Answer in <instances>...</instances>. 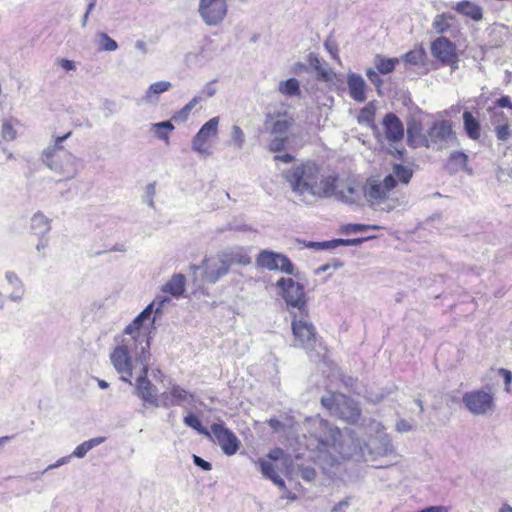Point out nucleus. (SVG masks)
Masks as SVG:
<instances>
[{
  "instance_id": "ea45409f",
  "label": "nucleus",
  "mask_w": 512,
  "mask_h": 512,
  "mask_svg": "<svg viewBox=\"0 0 512 512\" xmlns=\"http://www.w3.org/2000/svg\"><path fill=\"white\" fill-rule=\"evenodd\" d=\"M496 138L499 141H507L511 136V129L509 122L493 124Z\"/></svg>"
},
{
  "instance_id": "b1692460",
  "label": "nucleus",
  "mask_w": 512,
  "mask_h": 512,
  "mask_svg": "<svg viewBox=\"0 0 512 512\" xmlns=\"http://www.w3.org/2000/svg\"><path fill=\"white\" fill-rule=\"evenodd\" d=\"M468 156L461 151H454L450 154L446 162V169L450 173H456L460 170H467Z\"/></svg>"
},
{
  "instance_id": "4d7b16f0",
  "label": "nucleus",
  "mask_w": 512,
  "mask_h": 512,
  "mask_svg": "<svg viewBox=\"0 0 512 512\" xmlns=\"http://www.w3.org/2000/svg\"><path fill=\"white\" fill-rule=\"evenodd\" d=\"M366 75L369 78V80L372 82H376V80H379L377 72L374 71L373 69L367 70Z\"/></svg>"
},
{
  "instance_id": "f704fd0d",
  "label": "nucleus",
  "mask_w": 512,
  "mask_h": 512,
  "mask_svg": "<svg viewBox=\"0 0 512 512\" xmlns=\"http://www.w3.org/2000/svg\"><path fill=\"white\" fill-rule=\"evenodd\" d=\"M184 423L196 430L198 433L204 435L207 438H211V433L207 428H205L199 418L193 414H188L184 417Z\"/></svg>"
},
{
  "instance_id": "5701e85b",
  "label": "nucleus",
  "mask_w": 512,
  "mask_h": 512,
  "mask_svg": "<svg viewBox=\"0 0 512 512\" xmlns=\"http://www.w3.org/2000/svg\"><path fill=\"white\" fill-rule=\"evenodd\" d=\"M255 463L259 467L264 477L270 479L280 489H286L285 481L277 474L273 464L266 461L265 459H258L257 461H255Z\"/></svg>"
},
{
  "instance_id": "c85d7f7f",
  "label": "nucleus",
  "mask_w": 512,
  "mask_h": 512,
  "mask_svg": "<svg viewBox=\"0 0 512 512\" xmlns=\"http://www.w3.org/2000/svg\"><path fill=\"white\" fill-rule=\"evenodd\" d=\"M376 108L372 103L364 106L358 115V122L369 126H373L375 122Z\"/></svg>"
},
{
  "instance_id": "a878e982",
  "label": "nucleus",
  "mask_w": 512,
  "mask_h": 512,
  "mask_svg": "<svg viewBox=\"0 0 512 512\" xmlns=\"http://www.w3.org/2000/svg\"><path fill=\"white\" fill-rule=\"evenodd\" d=\"M398 63V58H387L382 55H376L374 59V64L375 68L377 69V72L384 75L392 73Z\"/></svg>"
},
{
  "instance_id": "20e7f679",
  "label": "nucleus",
  "mask_w": 512,
  "mask_h": 512,
  "mask_svg": "<svg viewBox=\"0 0 512 512\" xmlns=\"http://www.w3.org/2000/svg\"><path fill=\"white\" fill-rule=\"evenodd\" d=\"M295 125L294 116L282 106L265 114L264 128L271 135L268 150L283 151L290 142L289 131Z\"/></svg>"
},
{
  "instance_id": "c9c22d12",
  "label": "nucleus",
  "mask_w": 512,
  "mask_h": 512,
  "mask_svg": "<svg viewBox=\"0 0 512 512\" xmlns=\"http://www.w3.org/2000/svg\"><path fill=\"white\" fill-rule=\"evenodd\" d=\"M453 20V16L450 14L437 15L433 21V28L437 33H444L450 28V22Z\"/></svg>"
},
{
  "instance_id": "9d476101",
  "label": "nucleus",
  "mask_w": 512,
  "mask_h": 512,
  "mask_svg": "<svg viewBox=\"0 0 512 512\" xmlns=\"http://www.w3.org/2000/svg\"><path fill=\"white\" fill-rule=\"evenodd\" d=\"M219 117L208 120L196 133L192 140L193 151L204 155H211V141L218 135Z\"/></svg>"
},
{
  "instance_id": "423d86ee",
  "label": "nucleus",
  "mask_w": 512,
  "mask_h": 512,
  "mask_svg": "<svg viewBox=\"0 0 512 512\" xmlns=\"http://www.w3.org/2000/svg\"><path fill=\"white\" fill-rule=\"evenodd\" d=\"M72 132L55 139L53 147L44 152L43 160L52 169L58 172L62 179L73 178L77 172L76 160L71 153L62 147V142L71 136Z\"/></svg>"
},
{
  "instance_id": "412c9836",
  "label": "nucleus",
  "mask_w": 512,
  "mask_h": 512,
  "mask_svg": "<svg viewBox=\"0 0 512 512\" xmlns=\"http://www.w3.org/2000/svg\"><path fill=\"white\" fill-rule=\"evenodd\" d=\"M339 396L342 399L343 405L347 409V412L339 410V417L351 423L357 422L361 416V409L358 404L343 394H340Z\"/></svg>"
},
{
  "instance_id": "4468645a",
  "label": "nucleus",
  "mask_w": 512,
  "mask_h": 512,
  "mask_svg": "<svg viewBox=\"0 0 512 512\" xmlns=\"http://www.w3.org/2000/svg\"><path fill=\"white\" fill-rule=\"evenodd\" d=\"M455 139L453 124L450 120L435 121L426 133L427 146L425 148H441L444 143Z\"/></svg>"
},
{
  "instance_id": "6ab92c4d",
  "label": "nucleus",
  "mask_w": 512,
  "mask_h": 512,
  "mask_svg": "<svg viewBox=\"0 0 512 512\" xmlns=\"http://www.w3.org/2000/svg\"><path fill=\"white\" fill-rule=\"evenodd\" d=\"M347 83L350 97L357 102H364L366 100V83L364 79L358 74H351L348 76Z\"/></svg>"
},
{
  "instance_id": "49530a36",
  "label": "nucleus",
  "mask_w": 512,
  "mask_h": 512,
  "mask_svg": "<svg viewBox=\"0 0 512 512\" xmlns=\"http://www.w3.org/2000/svg\"><path fill=\"white\" fill-rule=\"evenodd\" d=\"M301 476L303 479H305L307 481H312L316 477V471L314 468L306 467V468L301 469Z\"/></svg>"
},
{
  "instance_id": "4be33fe9",
  "label": "nucleus",
  "mask_w": 512,
  "mask_h": 512,
  "mask_svg": "<svg viewBox=\"0 0 512 512\" xmlns=\"http://www.w3.org/2000/svg\"><path fill=\"white\" fill-rule=\"evenodd\" d=\"M186 278L183 274H174L163 286L162 291L173 297H180L185 291Z\"/></svg>"
},
{
  "instance_id": "680f3d73",
  "label": "nucleus",
  "mask_w": 512,
  "mask_h": 512,
  "mask_svg": "<svg viewBox=\"0 0 512 512\" xmlns=\"http://www.w3.org/2000/svg\"><path fill=\"white\" fill-rule=\"evenodd\" d=\"M99 386L101 388H106V387H108V384L105 381L101 380V381H99Z\"/></svg>"
},
{
  "instance_id": "0e129e2a",
  "label": "nucleus",
  "mask_w": 512,
  "mask_h": 512,
  "mask_svg": "<svg viewBox=\"0 0 512 512\" xmlns=\"http://www.w3.org/2000/svg\"><path fill=\"white\" fill-rule=\"evenodd\" d=\"M7 439H8V437H1V438H0V444H1V443H3V442H4L5 440H7Z\"/></svg>"
},
{
  "instance_id": "de8ad7c7",
  "label": "nucleus",
  "mask_w": 512,
  "mask_h": 512,
  "mask_svg": "<svg viewBox=\"0 0 512 512\" xmlns=\"http://www.w3.org/2000/svg\"><path fill=\"white\" fill-rule=\"evenodd\" d=\"M284 454L285 453H284L283 449L277 447V448L272 449L268 453L267 458L270 460H273V461H277V460H280L281 458H283Z\"/></svg>"
},
{
  "instance_id": "2f4dec72",
  "label": "nucleus",
  "mask_w": 512,
  "mask_h": 512,
  "mask_svg": "<svg viewBox=\"0 0 512 512\" xmlns=\"http://www.w3.org/2000/svg\"><path fill=\"white\" fill-rule=\"evenodd\" d=\"M380 226L378 225H369V224H360V223H348L341 227L340 231L342 234L349 235L352 233L364 232L367 230H378Z\"/></svg>"
},
{
  "instance_id": "a19ab883",
  "label": "nucleus",
  "mask_w": 512,
  "mask_h": 512,
  "mask_svg": "<svg viewBox=\"0 0 512 512\" xmlns=\"http://www.w3.org/2000/svg\"><path fill=\"white\" fill-rule=\"evenodd\" d=\"M244 142H245L244 132L242 131V129L239 126L234 125L232 127V131H231V143L234 145V147L241 149L244 145Z\"/></svg>"
},
{
  "instance_id": "052dcab7",
  "label": "nucleus",
  "mask_w": 512,
  "mask_h": 512,
  "mask_svg": "<svg viewBox=\"0 0 512 512\" xmlns=\"http://www.w3.org/2000/svg\"><path fill=\"white\" fill-rule=\"evenodd\" d=\"M321 76L324 80H328L329 79V74L327 71H322L321 72Z\"/></svg>"
},
{
  "instance_id": "bf43d9fd",
  "label": "nucleus",
  "mask_w": 512,
  "mask_h": 512,
  "mask_svg": "<svg viewBox=\"0 0 512 512\" xmlns=\"http://www.w3.org/2000/svg\"><path fill=\"white\" fill-rule=\"evenodd\" d=\"M94 5H95L94 1L89 4L88 9H87V11L85 13V16H84V23L86 22L88 14L92 11Z\"/></svg>"
},
{
  "instance_id": "e433bc0d",
  "label": "nucleus",
  "mask_w": 512,
  "mask_h": 512,
  "mask_svg": "<svg viewBox=\"0 0 512 512\" xmlns=\"http://www.w3.org/2000/svg\"><path fill=\"white\" fill-rule=\"evenodd\" d=\"M425 56H426V54L423 49L411 50V51H408L403 56V61L410 65H419V64L423 63Z\"/></svg>"
},
{
  "instance_id": "2eb2a0df",
  "label": "nucleus",
  "mask_w": 512,
  "mask_h": 512,
  "mask_svg": "<svg viewBox=\"0 0 512 512\" xmlns=\"http://www.w3.org/2000/svg\"><path fill=\"white\" fill-rule=\"evenodd\" d=\"M432 55L443 65L456 66L458 55L456 45L447 37L440 36L431 44Z\"/></svg>"
},
{
  "instance_id": "338daca9",
  "label": "nucleus",
  "mask_w": 512,
  "mask_h": 512,
  "mask_svg": "<svg viewBox=\"0 0 512 512\" xmlns=\"http://www.w3.org/2000/svg\"><path fill=\"white\" fill-rule=\"evenodd\" d=\"M326 269H327V266H322V267L320 268V270H323V271H325Z\"/></svg>"
},
{
  "instance_id": "37998d69",
  "label": "nucleus",
  "mask_w": 512,
  "mask_h": 512,
  "mask_svg": "<svg viewBox=\"0 0 512 512\" xmlns=\"http://www.w3.org/2000/svg\"><path fill=\"white\" fill-rule=\"evenodd\" d=\"M498 373L500 375H502L504 378L506 392H508V393L511 392L512 373L505 368H500L498 370Z\"/></svg>"
},
{
  "instance_id": "aec40b11",
  "label": "nucleus",
  "mask_w": 512,
  "mask_h": 512,
  "mask_svg": "<svg viewBox=\"0 0 512 512\" xmlns=\"http://www.w3.org/2000/svg\"><path fill=\"white\" fill-rule=\"evenodd\" d=\"M453 9L458 12L459 14L468 17L472 19L473 21H481L483 18V10L482 8L469 1V0H463L458 2Z\"/></svg>"
},
{
  "instance_id": "f8f14e48",
  "label": "nucleus",
  "mask_w": 512,
  "mask_h": 512,
  "mask_svg": "<svg viewBox=\"0 0 512 512\" xmlns=\"http://www.w3.org/2000/svg\"><path fill=\"white\" fill-rule=\"evenodd\" d=\"M258 267L268 270H280L286 274H294V265L290 259L281 253L262 250L256 257Z\"/></svg>"
},
{
  "instance_id": "473e14b6",
  "label": "nucleus",
  "mask_w": 512,
  "mask_h": 512,
  "mask_svg": "<svg viewBox=\"0 0 512 512\" xmlns=\"http://www.w3.org/2000/svg\"><path fill=\"white\" fill-rule=\"evenodd\" d=\"M279 91L287 96H294L300 94V86L299 82L295 78H290L286 81H283L279 85Z\"/></svg>"
},
{
  "instance_id": "58836bf2",
  "label": "nucleus",
  "mask_w": 512,
  "mask_h": 512,
  "mask_svg": "<svg viewBox=\"0 0 512 512\" xmlns=\"http://www.w3.org/2000/svg\"><path fill=\"white\" fill-rule=\"evenodd\" d=\"M171 88V83L167 81H159L151 84L146 92V97L161 94Z\"/></svg>"
},
{
  "instance_id": "c03bdc74",
  "label": "nucleus",
  "mask_w": 512,
  "mask_h": 512,
  "mask_svg": "<svg viewBox=\"0 0 512 512\" xmlns=\"http://www.w3.org/2000/svg\"><path fill=\"white\" fill-rule=\"evenodd\" d=\"M101 38L104 41L103 49L106 51H114L117 49L118 45L115 40L110 38L107 34H101Z\"/></svg>"
},
{
  "instance_id": "f03ea898",
  "label": "nucleus",
  "mask_w": 512,
  "mask_h": 512,
  "mask_svg": "<svg viewBox=\"0 0 512 512\" xmlns=\"http://www.w3.org/2000/svg\"><path fill=\"white\" fill-rule=\"evenodd\" d=\"M284 178L292 191L302 200L308 196L313 198L332 196L338 181L337 176L327 174L324 167L313 160L294 165L284 172Z\"/></svg>"
},
{
  "instance_id": "e2e57ef3",
  "label": "nucleus",
  "mask_w": 512,
  "mask_h": 512,
  "mask_svg": "<svg viewBox=\"0 0 512 512\" xmlns=\"http://www.w3.org/2000/svg\"><path fill=\"white\" fill-rule=\"evenodd\" d=\"M45 246H46V244H45V243H39V244L37 245V249H38V250H40L41 248H44Z\"/></svg>"
},
{
  "instance_id": "ddd939ff",
  "label": "nucleus",
  "mask_w": 512,
  "mask_h": 512,
  "mask_svg": "<svg viewBox=\"0 0 512 512\" xmlns=\"http://www.w3.org/2000/svg\"><path fill=\"white\" fill-rule=\"evenodd\" d=\"M466 408L475 415L486 414L494 409V398L491 393L474 390L463 395Z\"/></svg>"
},
{
  "instance_id": "5fc2aeb1",
  "label": "nucleus",
  "mask_w": 512,
  "mask_h": 512,
  "mask_svg": "<svg viewBox=\"0 0 512 512\" xmlns=\"http://www.w3.org/2000/svg\"><path fill=\"white\" fill-rule=\"evenodd\" d=\"M6 279L8 280V282L12 285H15V286H20L21 285V281L20 279L18 278V276L13 273V272H8L6 274Z\"/></svg>"
},
{
  "instance_id": "cd10ccee",
  "label": "nucleus",
  "mask_w": 512,
  "mask_h": 512,
  "mask_svg": "<svg viewBox=\"0 0 512 512\" xmlns=\"http://www.w3.org/2000/svg\"><path fill=\"white\" fill-rule=\"evenodd\" d=\"M157 138L169 143V134L174 130V125L170 121L155 123L152 126Z\"/></svg>"
},
{
  "instance_id": "79ce46f5",
  "label": "nucleus",
  "mask_w": 512,
  "mask_h": 512,
  "mask_svg": "<svg viewBox=\"0 0 512 512\" xmlns=\"http://www.w3.org/2000/svg\"><path fill=\"white\" fill-rule=\"evenodd\" d=\"M337 395L332 394L329 397H322L321 398V404L323 407H325L329 411H337L339 410L338 407H335Z\"/></svg>"
},
{
  "instance_id": "f3484780",
  "label": "nucleus",
  "mask_w": 512,
  "mask_h": 512,
  "mask_svg": "<svg viewBox=\"0 0 512 512\" xmlns=\"http://www.w3.org/2000/svg\"><path fill=\"white\" fill-rule=\"evenodd\" d=\"M192 394L179 385H172L168 391L160 395V407L181 405L183 402L192 399Z\"/></svg>"
},
{
  "instance_id": "9b49d317",
  "label": "nucleus",
  "mask_w": 512,
  "mask_h": 512,
  "mask_svg": "<svg viewBox=\"0 0 512 512\" xmlns=\"http://www.w3.org/2000/svg\"><path fill=\"white\" fill-rule=\"evenodd\" d=\"M199 14L208 26L220 24L227 15L226 0H199Z\"/></svg>"
},
{
  "instance_id": "6e6552de",
  "label": "nucleus",
  "mask_w": 512,
  "mask_h": 512,
  "mask_svg": "<svg viewBox=\"0 0 512 512\" xmlns=\"http://www.w3.org/2000/svg\"><path fill=\"white\" fill-rule=\"evenodd\" d=\"M291 329L294 337V345L304 349L313 350L317 341L315 326L309 321V314L302 316L291 311Z\"/></svg>"
},
{
  "instance_id": "dca6fc26",
  "label": "nucleus",
  "mask_w": 512,
  "mask_h": 512,
  "mask_svg": "<svg viewBox=\"0 0 512 512\" xmlns=\"http://www.w3.org/2000/svg\"><path fill=\"white\" fill-rule=\"evenodd\" d=\"M382 125L385 137L389 142L396 143L403 139L404 125L396 114H386L383 118Z\"/></svg>"
},
{
  "instance_id": "393cba45",
  "label": "nucleus",
  "mask_w": 512,
  "mask_h": 512,
  "mask_svg": "<svg viewBox=\"0 0 512 512\" xmlns=\"http://www.w3.org/2000/svg\"><path fill=\"white\" fill-rule=\"evenodd\" d=\"M463 120L464 128L469 138L473 140L479 139L481 133L479 121L469 111L463 113Z\"/></svg>"
},
{
  "instance_id": "4c0bfd02",
  "label": "nucleus",
  "mask_w": 512,
  "mask_h": 512,
  "mask_svg": "<svg viewBox=\"0 0 512 512\" xmlns=\"http://www.w3.org/2000/svg\"><path fill=\"white\" fill-rule=\"evenodd\" d=\"M339 192L347 202H355L358 197V189L352 183H343Z\"/></svg>"
},
{
  "instance_id": "a18cd8bd",
  "label": "nucleus",
  "mask_w": 512,
  "mask_h": 512,
  "mask_svg": "<svg viewBox=\"0 0 512 512\" xmlns=\"http://www.w3.org/2000/svg\"><path fill=\"white\" fill-rule=\"evenodd\" d=\"M495 106L500 107V108L512 109L511 98L507 95L502 96L495 101Z\"/></svg>"
},
{
  "instance_id": "c756f323",
  "label": "nucleus",
  "mask_w": 512,
  "mask_h": 512,
  "mask_svg": "<svg viewBox=\"0 0 512 512\" xmlns=\"http://www.w3.org/2000/svg\"><path fill=\"white\" fill-rule=\"evenodd\" d=\"M103 441H104L103 437H97V438H93L88 441H85V442L81 443L80 445H78L74 449L72 455L77 458H82L86 455V453L88 451H90L93 447L101 444Z\"/></svg>"
},
{
  "instance_id": "69168bd1",
  "label": "nucleus",
  "mask_w": 512,
  "mask_h": 512,
  "mask_svg": "<svg viewBox=\"0 0 512 512\" xmlns=\"http://www.w3.org/2000/svg\"><path fill=\"white\" fill-rule=\"evenodd\" d=\"M329 51L333 54L334 57H336V53L333 52V48H330Z\"/></svg>"
},
{
  "instance_id": "bb28decb",
  "label": "nucleus",
  "mask_w": 512,
  "mask_h": 512,
  "mask_svg": "<svg viewBox=\"0 0 512 512\" xmlns=\"http://www.w3.org/2000/svg\"><path fill=\"white\" fill-rule=\"evenodd\" d=\"M203 100L202 96L193 97L183 108L173 113L171 119L175 122H185L192 109Z\"/></svg>"
},
{
  "instance_id": "6e6d98bb",
  "label": "nucleus",
  "mask_w": 512,
  "mask_h": 512,
  "mask_svg": "<svg viewBox=\"0 0 512 512\" xmlns=\"http://www.w3.org/2000/svg\"><path fill=\"white\" fill-rule=\"evenodd\" d=\"M59 63L66 71H70L75 68L74 62L68 59H61Z\"/></svg>"
},
{
  "instance_id": "72a5a7b5",
  "label": "nucleus",
  "mask_w": 512,
  "mask_h": 512,
  "mask_svg": "<svg viewBox=\"0 0 512 512\" xmlns=\"http://www.w3.org/2000/svg\"><path fill=\"white\" fill-rule=\"evenodd\" d=\"M18 122L11 118L3 119L1 126V136L6 141H12L16 138L15 124Z\"/></svg>"
},
{
  "instance_id": "7ed1b4c3",
  "label": "nucleus",
  "mask_w": 512,
  "mask_h": 512,
  "mask_svg": "<svg viewBox=\"0 0 512 512\" xmlns=\"http://www.w3.org/2000/svg\"><path fill=\"white\" fill-rule=\"evenodd\" d=\"M392 169L393 173L387 175L382 182L373 178L366 181L363 187V193L371 206H381L386 204L382 209L387 211L394 209L395 203H387L390 199L391 191L398 185V183L407 185L413 176L412 169L402 164H394Z\"/></svg>"
},
{
  "instance_id": "1a4fd4ad",
  "label": "nucleus",
  "mask_w": 512,
  "mask_h": 512,
  "mask_svg": "<svg viewBox=\"0 0 512 512\" xmlns=\"http://www.w3.org/2000/svg\"><path fill=\"white\" fill-rule=\"evenodd\" d=\"M213 442L217 443L223 453L232 456L237 453L241 446V442L236 434L227 428L224 423H212L209 429Z\"/></svg>"
},
{
  "instance_id": "09e8293b",
  "label": "nucleus",
  "mask_w": 512,
  "mask_h": 512,
  "mask_svg": "<svg viewBox=\"0 0 512 512\" xmlns=\"http://www.w3.org/2000/svg\"><path fill=\"white\" fill-rule=\"evenodd\" d=\"M193 460H194V463L197 466L201 467L203 470H206V471L211 470V467H212L211 463L202 459L201 457L194 455Z\"/></svg>"
},
{
  "instance_id": "39448f33",
  "label": "nucleus",
  "mask_w": 512,
  "mask_h": 512,
  "mask_svg": "<svg viewBox=\"0 0 512 512\" xmlns=\"http://www.w3.org/2000/svg\"><path fill=\"white\" fill-rule=\"evenodd\" d=\"M251 263V257L243 248H237L220 257H211L203 261L206 282L215 283L226 275L232 265L246 266Z\"/></svg>"
},
{
  "instance_id": "8fccbe9b",
  "label": "nucleus",
  "mask_w": 512,
  "mask_h": 512,
  "mask_svg": "<svg viewBox=\"0 0 512 512\" xmlns=\"http://www.w3.org/2000/svg\"><path fill=\"white\" fill-rule=\"evenodd\" d=\"M274 160L275 161H281V162H284V163H291L295 160V157L290 154V153H285V154H282V155H275L274 156Z\"/></svg>"
},
{
  "instance_id": "0eeeda50",
  "label": "nucleus",
  "mask_w": 512,
  "mask_h": 512,
  "mask_svg": "<svg viewBox=\"0 0 512 512\" xmlns=\"http://www.w3.org/2000/svg\"><path fill=\"white\" fill-rule=\"evenodd\" d=\"M276 287L279 289V293L285 300L288 310L291 312V308H295L302 316L308 315L307 299L304 291V286L292 278H280Z\"/></svg>"
},
{
  "instance_id": "7c9ffc66",
  "label": "nucleus",
  "mask_w": 512,
  "mask_h": 512,
  "mask_svg": "<svg viewBox=\"0 0 512 512\" xmlns=\"http://www.w3.org/2000/svg\"><path fill=\"white\" fill-rule=\"evenodd\" d=\"M31 228L35 233H45L50 229V221L43 214L36 213L31 219Z\"/></svg>"
},
{
  "instance_id": "13d9d810",
  "label": "nucleus",
  "mask_w": 512,
  "mask_h": 512,
  "mask_svg": "<svg viewBox=\"0 0 512 512\" xmlns=\"http://www.w3.org/2000/svg\"><path fill=\"white\" fill-rule=\"evenodd\" d=\"M202 93L205 94L206 98H209L215 94V89L211 86V84H209L206 86Z\"/></svg>"
},
{
  "instance_id": "a211bd4d",
  "label": "nucleus",
  "mask_w": 512,
  "mask_h": 512,
  "mask_svg": "<svg viewBox=\"0 0 512 512\" xmlns=\"http://www.w3.org/2000/svg\"><path fill=\"white\" fill-rule=\"evenodd\" d=\"M407 141L412 147L427 146L426 134L423 133L422 123L418 120H412L407 124Z\"/></svg>"
},
{
  "instance_id": "f257e3e1",
  "label": "nucleus",
  "mask_w": 512,
  "mask_h": 512,
  "mask_svg": "<svg viewBox=\"0 0 512 512\" xmlns=\"http://www.w3.org/2000/svg\"><path fill=\"white\" fill-rule=\"evenodd\" d=\"M169 298L163 297L154 300L149 304L127 327L121 336L115 338L116 347L110 354V360L122 380L131 384L133 367L131 353H134L136 360L142 364L141 375L136 381V395L143 401L144 405L160 407V397L157 395L156 387L148 379L150 358L151 327L145 326L144 322L151 319L154 305L157 303L158 312Z\"/></svg>"
},
{
  "instance_id": "864d4df0",
  "label": "nucleus",
  "mask_w": 512,
  "mask_h": 512,
  "mask_svg": "<svg viewBox=\"0 0 512 512\" xmlns=\"http://www.w3.org/2000/svg\"><path fill=\"white\" fill-rule=\"evenodd\" d=\"M372 237H366V238H355V239H344V246H355L359 245L362 242L371 239Z\"/></svg>"
},
{
  "instance_id": "3c124183",
  "label": "nucleus",
  "mask_w": 512,
  "mask_h": 512,
  "mask_svg": "<svg viewBox=\"0 0 512 512\" xmlns=\"http://www.w3.org/2000/svg\"><path fill=\"white\" fill-rule=\"evenodd\" d=\"M322 246L325 248H336L338 246H344V239H334L331 241H326L322 243Z\"/></svg>"
},
{
  "instance_id": "603ef678",
  "label": "nucleus",
  "mask_w": 512,
  "mask_h": 512,
  "mask_svg": "<svg viewBox=\"0 0 512 512\" xmlns=\"http://www.w3.org/2000/svg\"><path fill=\"white\" fill-rule=\"evenodd\" d=\"M505 122H509V120L503 112L495 113L492 116V124H499V123H505Z\"/></svg>"
}]
</instances>
